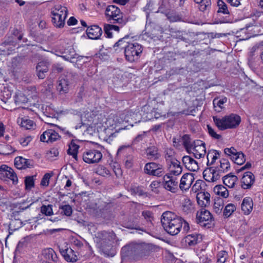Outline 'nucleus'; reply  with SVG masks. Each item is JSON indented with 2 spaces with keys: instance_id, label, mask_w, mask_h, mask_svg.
<instances>
[{
  "instance_id": "4be33fe9",
  "label": "nucleus",
  "mask_w": 263,
  "mask_h": 263,
  "mask_svg": "<svg viewBox=\"0 0 263 263\" xmlns=\"http://www.w3.org/2000/svg\"><path fill=\"white\" fill-rule=\"evenodd\" d=\"M69 82L65 77H61L57 82V89L61 95L68 93L69 90Z\"/></svg>"
},
{
  "instance_id": "79ce46f5",
  "label": "nucleus",
  "mask_w": 263,
  "mask_h": 263,
  "mask_svg": "<svg viewBox=\"0 0 263 263\" xmlns=\"http://www.w3.org/2000/svg\"><path fill=\"white\" fill-rule=\"evenodd\" d=\"M6 172V173L5 174L4 178L3 180H6L7 179H9L12 180L13 183H16L17 182V177L12 168L10 167V170L8 169V172Z\"/></svg>"
},
{
  "instance_id": "c85d7f7f",
  "label": "nucleus",
  "mask_w": 263,
  "mask_h": 263,
  "mask_svg": "<svg viewBox=\"0 0 263 263\" xmlns=\"http://www.w3.org/2000/svg\"><path fill=\"white\" fill-rule=\"evenodd\" d=\"M228 101V99L226 97H217L214 99L213 104L215 110L218 112H220L224 108L223 104Z\"/></svg>"
},
{
  "instance_id": "9d476101",
  "label": "nucleus",
  "mask_w": 263,
  "mask_h": 263,
  "mask_svg": "<svg viewBox=\"0 0 263 263\" xmlns=\"http://www.w3.org/2000/svg\"><path fill=\"white\" fill-rule=\"evenodd\" d=\"M82 158L88 164L97 163L101 160L102 154L96 149H88L83 153Z\"/></svg>"
},
{
  "instance_id": "5701e85b",
  "label": "nucleus",
  "mask_w": 263,
  "mask_h": 263,
  "mask_svg": "<svg viewBox=\"0 0 263 263\" xmlns=\"http://www.w3.org/2000/svg\"><path fill=\"white\" fill-rule=\"evenodd\" d=\"M181 210L184 215L191 216L195 211V206L190 199L185 198L182 202Z\"/></svg>"
},
{
  "instance_id": "f03ea898",
  "label": "nucleus",
  "mask_w": 263,
  "mask_h": 263,
  "mask_svg": "<svg viewBox=\"0 0 263 263\" xmlns=\"http://www.w3.org/2000/svg\"><path fill=\"white\" fill-rule=\"evenodd\" d=\"M161 222L167 233L171 235H176L180 232L183 219L172 212L166 211L162 215Z\"/></svg>"
},
{
  "instance_id": "423d86ee",
  "label": "nucleus",
  "mask_w": 263,
  "mask_h": 263,
  "mask_svg": "<svg viewBox=\"0 0 263 263\" xmlns=\"http://www.w3.org/2000/svg\"><path fill=\"white\" fill-rule=\"evenodd\" d=\"M143 48L141 45L137 43H127L124 47V54L126 59L133 62L138 60L141 54Z\"/></svg>"
},
{
  "instance_id": "412c9836",
  "label": "nucleus",
  "mask_w": 263,
  "mask_h": 263,
  "mask_svg": "<svg viewBox=\"0 0 263 263\" xmlns=\"http://www.w3.org/2000/svg\"><path fill=\"white\" fill-rule=\"evenodd\" d=\"M255 181L254 175L250 172H246L241 178V187L243 189H250Z\"/></svg>"
},
{
  "instance_id": "473e14b6",
  "label": "nucleus",
  "mask_w": 263,
  "mask_h": 263,
  "mask_svg": "<svg viewBox=\"0 0 263 263\" xmlns=\"http://www.w3.org/2000/svg\"><path fill=\"white\" fill-rule=\"evenodd\" d=\"M43 255L46 259L55 262L58 259V257L55 251L51 248H47L43 251Z\"/></svg>"
},
{
  "instance_id": "338daca9",
  "label": "nucleus",
  "mask_w": 263,
  "mask_h": 263,
  "mask_svg": "<svg viewBox=\"0 0 263 263\" xmlns=\"http://www.w3.org/2000/svg\"><path fill=\"white\" fill-rule=\"evenodd\" d=\"M145 136V133L143 132L142 134L138 135L133 141L134 144H136L138 142L141 141Z\"/></svg>"
},
{
  "instance_id": "bb28decb",
  "label": "nucleus",
  "mask_w": 263,
  "mask_h": 263,
  "mask_svg": "<svg viewBox=\"0 0 263 263\" xmlns=\"http://www.w3.org/2000/svg\"><path fill=\"white\" fill-rule=\"evenodd\" d=\"M36 70L39 78L44 79L46 76L45 73L48 71V64L44 61L39 62L36 67Z\"/></svg>"
},
{
  "instance_id": "13d9d810",
  "label": "nucleus",
  "mask_w": 263,
  "mask_h": 263,
  "mask_svg": "<svg viewBox=\"0 0 263 263\" xmlns=\"http://www.w3.org/2000/svg\"><path fill=\"white\" fill-rule=\"evenodd\" d=\"M159 186L160 182L156 180L151 182V184L149 185V187L153 192L156 194H158L159 193L158 187Z\"/></svg>"
},
{
  "instance_id": "5fc2aeb1",
  "label": "nucleus",
  "mask_w": 263,
  "mask_h": 263,
  "mask_svg": "<svg viewBox=\"0 0 263 263\" xmlns=\"http://www.w3.org/2000/svg\"><path fill=\"white\" fill-rule=\"evenodd\" d=\"M2 155H8L12 153L14 151L13 150L12 147L9 145L2 144Z\"/></svg>"
},
{
  "instance_id": "a878e982",
  "label": "nucleus",
  "mask_w": 263,
  "mask_h": 263,
  "mask_svg": "<svg viewBox=\"0 0 263 263\" xmlns=\"http://www.w3.org/2000/svg\"><path fill=\"white\" fill-rule=\"evenodd\" d=\"M198 203L201 206H206L210 203V194L208 192H200L197 195Z\"/></svg>"
},
{
  "instance_id": "774afa93",
  "label": "nucleus",
  "mask_w": 263,
  "mask_h": 263,
  "mask_svg": "<svg viewBox=\"0 0 263 263\" xmlns=\"http://www.w3.org/2000/svg\"><path fill=\"white\" fill-rule=\"evenodd\" d=\"M142 216L147 221H151L152 218V214L149 211H143L142 213Z\"/></svg>"
},
{
  "instance_id": "49530a36",
  "label": "nucleus",
  "mask_w": 263,
  "mask_h": 263,
  "mask_svg": "<svg viewBox=\"0 0 263 263\" xmlns=\"http://www.w3.org/2000/svg\"><path fill=\"white\" fill-rule=\"evenodd\" d=\"M217 6H218V10L217 13H222L223 14H229V11L228 9L227 6L222 0H218L217 2Z\"/></svg>"
},
{
  "instance_id": "6e6552de",
  "label": "nucleus",
  "mask_w": 263,
  "mask_h": 263,
  "mask_svg": "<svg viewBox=\"0 0 263 263\" xmlns=\"http://www.w3.org/2000/svg\"><path fill=\"white\" fill-rule=\"evenodd\" d=\"M144 172L146 174L157 177H161L165 173L164 166L156 162L146 163L144 167Z\"/></svg>"
},
{
  "instance_id": "de8ad7c7",
  "label": "nucleus",
  "mask_w": 263,
  "mask_h": 263,
  "mask_svg": "<svg viewBox=\"0 0 263 263\" xmlns=\"http://www.w3.org/2000/svg\"><path fill=\"white\" fill-rule=\"evenodd\" d=\"M228 253L225 251H221L217 255L216 263H224L228 258Z\"/></svg>"
},
{
  "instance_id": "aec40b11",
  "label": "nucleus",
  "mask_w": 263,
  "mask_h": 263,
  "mask_svg": "<svg viewBox=\"0 0 263 263\" xmlns=\"http://www.w3.org/2000/svg\"><path fill=\"white\" fill-rule=\"evenodd\" d=\"M14 165L17 168L22 170L32 167L33 162L32 160L16 157L14 159Z\"/></svg>"
},
{
  "instance_id": "1a4fd4ad",
  "label": "nucleus",
  "mask_w": 263,
  "mask_h": 263,
  "mask_svg": "<svg viewBox=\"0 0 263 263\" xmlns=\"http://www.w3.org/2000/svg\"><path fill=\"white\" fill-rule=\"evenodd\" d=\"M224 153L238 165H242L246 161L245 154L241 152H238L234 147L226 148L224 149Z\"/></svg>"
},
{
  "instance_id": "c9c22d12",
  "label": "nucleus",
  "mask_w": 263,
  "mask_h": 263,
  "mask_svg": "<svg viewBox=\"0 0 263 263\" xmlns=\"http://www.w3.org/2000/svg\"><path fill=\"white\" fill-rule=\"evenodd\" d=\"M213 191L215 194L223 198H226L229 196L228 190L222 185H216Z\"/></svg>"
},
{
  "instance_id": "7ed1b4c3",
  "label": "nucleus",
  "mask_w": 263,
  "mask_h": 263,
  "mask_svg": "<svg viewBox=\"0 0 263 263\" xmlns=\"http://www.w3.org/2000/svg\"><path fill=\"white\" fill-rule=\"evenodd\" d=\"M213 119L217 128L221 130L235 128L239 125L241 121L240 117L234 114L222 117L214 116Z\"/></svg>"
},
{
  "instance_id": "bf43d9fd",
  "label": "nucleus",
  "mask_w": 263,
  "mask_h": 263,
  "mask_svg": "<svg viewBox=\"0 0 263 263\" xmlns=\"http://www.w3.org/2000/svg\"><path fill=\"white\" fill-rule=\"evenodd\" d=\"M209 135L213 138L215 139H220L221 137V135L217 134L214 129H213L210 126L207 125Z\"/></svg>"
},
{
  "instance_id": "052dcab7",
  "label": "nucleus",
  "mask_w": 263,
  "mask_h": 263,
  "mask_svg": "<svg viewBox=\"0 0 263 263\" xmlns=\"http://www.w3.org/2000/svg\"><path fill=\"white\" fill-rule=\"evenodd\" d=\"M8 169L10 170V167L5 164L0 165V178L2 180L4 178L5 174L8 172Z\"/></svg>"
},
{
  "instance_id": "680f3d73",
  "label": "nucleus",
  "mask_w": 263,
  "mask_h": 263,
  "mask_svg": "<svg viewBox=\"0 0 263 263\" xmlns=\"http://www.w3.org/2000/svg\"><path fill=\"white\" fill-rule=\"evenodd\" d=\"M112 168L117 177H119L122 175V170L119 167V165L118 163H114L112 165Z\"/></svg>"
},
{
  "instance_id": "72a5a7b5",
  "label": "nucleus",
  "mask_w": 263,
  "mask_h": 263,
  "mask_svg": "<svg viewBox=\"0 0 263 263\" xmlns=\"http://www.w3.org/2000/svg\"><path fill=\"white\" fill-rule=\"evenodd\" d=\"M220 156V154L216 150H210L207 154V165H212Z\"/></svg>"
},
{
  "instance_id": "58836bf2",
  "label": "nucleus",
  "mask_w": 263,
  "mask_h": 263,
  "mask_svg": "<svg viewBox=\"0 0 263 263\" xmlns=\"http://www.w3.org/2000/svg\"><path fill=\"white\" fill-rule=\"evenodd\" d=\"M79 148V146L76 144L74 142H71L69 146V148L67 150V153L68 155H71L76 160L78 159V151Z\"/></svg>"
},
{
  "instance_id": "39448f33",
  "label": "nucleus",
  "mask_w": 263,
  "mask_h": 263,
  "mask_svg": "<svg viewBox=\"0 0 263 263\" xmlns=\"http://www.w3.org/2000/svg\"><path fill=\"white\" fill-rule=\"evenodd\" d=\"M105 14L107 21L110 23L118 24L121 26H123L127 23V21L123 18L120 9L116 6L109 5L107 6Z\"/></svg>"
},
{
  "instance_id": "9b49d317",
  "label": "nucleus",
  "mask_w": 263,
  "mask_h": 263,
  "mask_svg": "<svg viewBox=\"0 0 263 263\" xmlns=\"http://www.w3.org/2000/svg\"><path fill=\"white\" fill-rule=\"evenodd\" d=\"M163 180V186L166 191L172 193H176L178 191V181L176 177L165 175Z\"/></svg>"
},
{
  "instance_id": "8fccbe9b",
  "label": "nucleus",
  "mask_w": 263,
  "mask_h": 263,
  "mask_svg": "<svg viewBox=\"0 0 263 263\" xmlns=\"http://www.w3.org/2000/svg\"><path fill=\"white\" fill-rule=\"evenodd\" d=\"M204 185V182L201 180H197L192 186V191L194 192H202Z\"/></svg>"
},
{
  "instance_id": "864d4df0",
  "label": "nucleus",
  "mask_w": 263,
  "mask_h": 263,
  "mask_svg": "<svg viewBox=\"0 0 263 263\" xmlns=\"http://www.w3.org/2000/svg\"><path fill=\"white\" fill-rule=\"evenodd\" d=\"M174 152L171 149H168L166 151L165 154V158L167 164L170 163L171 161H174V159H176L174 156Z\"/></svg>"
},
{
  "instance_id": "a18cd8bd",
  "label": "nucleus",
  "mask_w": 263,
  "mask_h": 263,
  "mask_svg": "<svg viewBox=\"0 0 263 263\" xmlns=\"http://www.w3.org/2000/svg\"><path fill=\"white\" fill-rule=\"evenodd\" d=\"M96 173L104 177L109 176L110 174V171L103 165H99L96 168Z\"/></svg>"
},
{
  "instance_id": "4c0bfd02",
  "label": "nucleus",
  "mask_w": 263,
  "mask_h": 263,
  "mask_svg": "<svg viewBox=\"0 0 263 263\" xmlns=\"http://www.w3.org/2000/svg\"><path fill=\"white\" fill-rule=\"evenodd\" d=\"M220 166L219 167H216L219 175L228 171L230 168V164L227 159H222L220 160Z\"/></svg>"
},
{
  "instance_id": "4d7b16f0",
  "label": "nucleus",
  "mask_w": 263,
  "mask_h": 263,
  "mask_svg": "<svg viewBox=\"0 0 263 263\" xmlns=\"http://www.w3.org/2000/svg\"><path fill=\"white\" fill-rule=\"evenodd\" d=\"M26 189H31L34 186V179L32 176L26 177L25 180Z\"/></svg>"
},
{
  "instance_id": "f8f14e48",
  "label": "nucleus",
  "mask_w": 263,
  "mask_h": 263,
  "mask_svg": "<svg viewBox=\"0 0 263 263\" xmlns=\"http://www.w3.org/2000/svg\"><path fill=\"white\" fill-rule=\"evenodd\" d=\"M196 219L198 223L203 227L210 224L213 220L211 213L205 209H201L196 214Z\"/></svg>"
},
{
  "instance_id": "0e129e2a",
  "label": "nucleus",
  "mask_w": 263,
  "mask_h": 263,
  "mask_svg": "<svg viewBox=\"0 0 263 263\" xmlns=\"http://www.w3.org/2000/svg\"><path fill=\"white\" fill-rule=\"evenodd\" d=\"M223 208V205L220 202H215L214 204V210L217 214H219L221 213L222 209Z\"/></svg>"
},
{
  "instance_id": "c03bdc74",
  "label": "nucleus",
  "mask_w": 263,
  "mask_h": 263,
  "mask_svg": "<svg viewBox=\"0 0 263 263\" xmlns=\"http://www.w3.org/2000/svg\"><path fill=\"white\" fill-rule=\"evenodd\" d=\"M236 208L235 204L229 203L226 206L224 209L223 215L226 217H229L236 210Z\"/></svg>"
},
{
  "instance_id": "f704fd0d",
  "label": "nucleus",
  "mask_w": 263,
  "mask_h": 263,
  "mask_svg": "<svg viewBox=\"0 0 263 263\" xmlns=\"http://www.w3.org/2000/svg\"><path fill=\"white\" fill-rule=\"evenodd\" d=\"M135 247L133 245H126L122 248L121 254L122 257L131 256L135 253Z\"/></svg>"
},
{
  "instance_id": "a19ab883",
  "label": "nucleus",
  "mask_w": 263,
  "mask_h": 263,
  "mask_svg": "<svg viewBox=\"0 0 263 263\" xmlns=\"http://www.w3.org/2000/svg\"><path fill=\"white\" fill-rule=\"evenodd\" d=\"M182 140L184 147L186 149L187 152L190 153V151L192 150L193 144H192L191 143V139L189 135H183L182 137Z\"/></svg>"
},
{
  "instance_id": "7c9ffc66",
  "label": "nucleus",
  "mask_w": 263,
  "mask_h": 263,
  "mask_svg": "<svg viewBox=\"0 0 263 263\" xmlns=\"http://www.w3.org/2000/svg\"><path fill=\"white\" fill-rule=\"evenodd\" d=\"M60 252L67 261L74 262L77 260V256L73 254V251L71 249L60 250Z\"/></svg>"
},
{
  "instance_id": "09e8293b",
  "label": "nucleus",
  "mask_w": 263,
  "mask_h": 263,
  "mask_svg": "<svg viewBox=\"0 0 263 263\" xmlns=\"http://www.w3.org/2000/svg\"><path fill=\"white\" fill-rule=\"evenodd\" d=\"M59 154L58 149L55 147H53L47 152L46 155L48 159L53 160L55 159L54 158L59 155Z\"/></svg>"
},
{
  "instance_id": "f3484780",
  "label": "nucleus",
  "mask_w": 263,
  "mask_h": 263,
  "mask_svg": "<svg viewBox=\"0 0 263 263\" xmlns=\"http://www.w3.org/2000/svg\"><path fill=\"white\" fill-rule=\"evenodd\" d=\"M202 240L201 236L197 233L189 234L183 238L182 243L185 247H192L200 242Z\"/></svg>"
},
{
  "instance_id": "69168bd1",
  "label": "nucleus",
  "mask_w": 263,
  "mask_h": 263,
  "mask_svg": "<svg viewBox=\"0 0 263 263\" xmlns=\"http://www.w3.org/2000/svg\"><path fill=\"white\" fill-rule=\"evenodd\" d=\"M126 38H123L119 40L117 42H116L114 47H121L122 48H124L125 46L127 45L126 42H125V40Z\"/></svg>"
},
{
  "instance_id": "a211bd4d",
  "label": "nucleus",
  "mask_w": 263,
  "mask_h": 263,
  "mask_svg": "<svg viewBox=\"0 0 263 263\" xmlns=\"http://www.w3.org/2000/svg\"><path fill=\"white\" fill-rule=\"evenodd\" d=\"M194 175L192 173H185L181 177L179 184L180 189L183 191L188 190L194 181Z\"/></svg>"
},
{
  "instance_id": "0eeeda50",
  "label": "nucleus",
  "mask_w": 263,
  "mask_h": 263,
  "mask_svg": "<svg viewBox=\"0 0 263 263\" xmlns=\"http://www.w3.org/2000/svg\"><path fill=\"white\" fill-rule=\"evenodd\" d=\"M67 9L61 5L55 6L51 11L53 15L52 21L54 26L62 28L65 25V21L67 16Z\"/></svg>"
},
{
  "instance_id": "e2e57ef3",
  "label": "nucleus",
  "mask_w": 263,
  "mask_h": 263,
  "mask_svg": "<svg viewBox=\"0 0 263 263\" xmlns=\"http://www.w3.org/2000/svg\"><path fill=\"white\" fill-rule=\"evenodd\" d=\"M158 33L155 30L147 31L145 33V35L151 39L156 40L158 37Z\"/></svg>"
},
{
  "instance_id": "2f4dec72",
  "label": "nucleus",
  "mask_w": 263,
  "mask_h": 263,
  "mask_svg": "<svg viewBox=\"0 0 263 263\" xmlns=\"http://www.w3.org/2000/svg\"><path fill=\"white\" fill-rule=\"evenodd\" d=\"M17 122L22 127L25 129H33L35 126L34 122L32 120L28 119L27 117L18 119Z\"/></svg>"
},
{
  "instance_id": "6e6d98bb",
  "label": "nucleus",
  "mask_w": 263,
  "mask_h": 263,
  "mask_svg": "<svg viewBox=\"0 0 263 263\" xmlns=\"http://www.w3.org/2000/svg\"><path fill=\"white\" fill-rule=\"evenodd\" d=\"M52 176V173H46L42 179L41 185L44 186H47L49 185V180Z\"/></svg>"
},
{
  "instance_id": "cd10ccee",
  "label": "nucleus",
  "mask_w": 263,
  "mask_h": 263,
  "mask_svg": "<svg viewBox=\"0 0 263 263\" xmlns=\"http://www.w3.org/2000/svg\"><path fill=\"white\" fill-rule=\"evenodd\" d=\"M145 153L147 158L151 160H156L159 159L161 156L158 152V148L155 146L147 147Z\"/></svg>"
},
{
  "instance_id": "ddd939ff",
  "label": "nucleus",
  "mask_w": 263,
  "mask_h": 263,
  "mask_svg": "<svg viewBox=\"0 0 263 263\" xmlns=\"http://www.w3.org/2000/svg\"><path fill=\"white\" fill-rule=\"evenodd\" d=\"M192 149L196 158H202L206 154L205 144L201 140H196L194 141Z\"/></svg>"
},
{
  "instance_id": "4468645a",
  "label": "nucleus",
  "mask_w": 263,
  "mask_h": 263,
  "mask_svg": "<svg viewBox=\"0 0 263 263\" xmlns=\"http://www.w3.org/2000/svg\"><path fill=\"white\" fill-rule=\"evenodd\" d=\"M167 165L168 173L165 175L176 177L181 174L182 167L180 164V162L177 159H174V161H171Z\"/></svg>"
},
{
  "instance_id": "393cba45",
  "label": "nucleus",
  "mask_w": 263,
  "mask_h": 263,
  "mask_svg": "<svg viewBox=\"0 0 263 263\" xmlns=\"http://www.w3.org/2000/svg\"><path fill=\"white\" fill-rule=\"evenodd\" d=\"M253 202L250 197H245L241 203V209L243 214L249 215L253 210Z\"/></svg>"
},
{
  "instance_id": "dca6fc26",
  "label": "nucleus",
  "mask_w": 263,
  "mask_h": 263,
  "mask_svg": "<svg viewBox=\"0 0 263 263\" xmlns=\"http://www.w3.org/2000/svg\"><path fill=\"white\" fill-rule=\"evenodd\" d=\"M60 138L59 134L52 129L44 132L40 136V140L43 142L53 143Z\"/></svg>"
},
{
  "instance_id": "603ef678",
  "label": "nucleus",
  "mask_w": 263,
  "mask_h": 263,
  "mask_svg": "<svg viewBox=\"0 0 263 263\" xmlns=\"http://www.w3.org/2000/svg\"><path fill=\"white\" fill-rule=\"evenodd\" d=\"M32 138L30 136H23L19 138L18 141L23 146H26L32 141Z\"/></svg>"
},
{
  "instance_id": "b1692460",
  "label": "nucleus",
  "mask_w": 263,
  "mask_h": 263,
  "mask_svg": "<svg viewBox=\"0 0 263 263\" xmlns=\"http://www.w3.org/2000/svg\"><path fill=\"white\" fill-rule=\"evenodd\" d=\"M86 33L89 39L97 40L101 35L102 30L99 26L97 25H92L87 28Z\"/></svg>"
},
{
  "instance_id": "ea45409f",
  "label": "nucleus",
  "mask_w": 263,
  "mask_h": 263,
  "mask_svg": "<svg viewBox=\"0 0 263 263\" xmlns=\"http://www.w3.org/2000/svg\"><path fill=\"white\" fill-rule=\"evenodd\" d=\"M197 4H199V9L201 11L209 9L211 7V0H194Z\"/></svg>"
},
{
  "instance_id": "3c124183",
  "label": "nucleus",
  "mask_w": 263,
  "mask_h": 263,
  "mask_svg": "<svg viewBox=\"0 0 263 263\" xmlns=\"http://www.w3.org/2000/svg\"><path fill=\"white\" fill-rule=\"evenodd\" d=\"M52 207V205L50 204L48 205H43L41 206V212L46 216H51L53 214Z\"/></svg>"
},
{
  "instance_id": "f257e3e1",
  "label": "nucleus",
  "mask_w": 263,
  "mask_h": 263,
  "mask_svg": "<svg viewBox=\"0 0 263 263\" xmlns=\"http://www.w3.org/2000/svg\"><path fill=\"white\" fill-rule=\"evenodd\" d=\"M116 238V234L113 232L105 231L98 232L95 237V241L100 251L105 255L113 256L115 251L113 243Z\"/></svg>"
},
{
  "instance_id": "c756f323",
  "label": "nucleus",
  "mask_w": 263,
  "mask_h": 263,
  "mask_svg": "<svg viewBox=\"0 0 263 263\" xmlns=\"http://www.w3.org/2000/svg\"><path fill=\"white\" fill-rule=\"evenodd\" d=\"M237 181V177L236 175H232L231 173L223 177V183L229 188L234 187Z\"/></svg>"
},
{
  "instance_id": "20e7f679",
  "label": "nucleus",
  "mask_w": 263,
  "mask_h": 263,
  "mask_svg": "<svg viewBox=\"0 0 263 263\" xmlns=\"http://www.w3.org/2000/svg\"><path fill=\"white\" fill-rule=\"evenodd\" d=\"M123 122L117 115H110L107 118L105 122V133L108 135L109 137L116 136V134L120 130L124 129L121 126V123Z\"/></svg>"
},
{
  "instance_id": "2eb2a0df",
  "label": "nucleus",
  "mask_w": 263,
  "mask_h": 263,
  "mask_svg": "<svg viewBox=\"0 0 263 263\" xmlns=\"http://www.w3.org/2000/svg\"><path fill=\"white\" fill-rule=\"evenodd\" d=\"M203 178L208 182H214L219 180L220 175L215 167H211L204 170L203 172Z\"/></svg>"
},
{
  "instance_id": "37998d69",
  "label": "nucleus",
  "mask_w": 263,
  "mask_h": 263,
  "mask_svg": "<svg viewBox=\"0 0 263 263\" xmlns=\"http://www.w3.org/2000/svg\"><path fill=\"white\" fill-rule=\"evenodd\" d=\"M61 213L66 216H70L72 214V207L69 204H62L59 206Z\"/></svg>"
},
{
  "instance_id": "6ab92c4d",
  "label": "nucleus",
  "mask_w": 263,
  "mask_h": 263,
  "mask_svg": "<svg viewBox=\"0 0 263 263\" xmlns=\"http://www.w3.org/2000/svg\"><path fill=\"white\" fill-rule=\"evenodd\" d=\"M182 161L185 167L190 171L195 172L198 170V162L190 156H184Z\"/></svg>"
},
{
  "instance_id": "e433bc0d",
  "label": "nucleus",
  "mask_w": 263,
  "mask_h": 263,
  "mask_svg": "<svg viewBox=\"0 0 263 263\" xmlns=\"http://www.w3.org/2000/svg\"><path fill=\"white\" fill-rule=\"evenodd\" d=\"M14 102L16 105L21 106L28 102V98L21 91H18L14 96Z\"/></svg>"
}]
</instances>
